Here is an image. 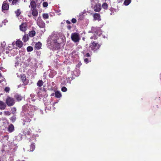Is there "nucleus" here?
I'll list each match as a JSON object with an SVG mask.
<instances>
[{"label":"nucleus","instance_id":"f257e3e1","mask_svg":"<svg viewBox=\"0 0 161 161\" xmlns=\"http://www.w3.org/2000/svg\"><path fill=\"white\" fill-rule=\"evenodd\" d=\"M101 44L95 41H92L90 45L89 48L94 52L97 51L100 47Z\"/></svg>","mask_w":161,"mask_h":161},{"label":"nucleus","instance_id":"f03ea898","mask_svg":"<svg viewBox=\"0 0 161 161\" xmlns=\"http://www.w3.org/2000/svg\"><path fill=\"white\" fill-rule=\"evenodd\" d=\"M15 103V100L13 97L8 96L6 99L5 103L8 107L13 106Z\"/></svg>","mask_w":161,"mask_h":161},{"label":"nucleus","instance_id":"7ed1b4c3","mask_svg":"<svg viewBox=\"0 0 161 161\" xmlns=\"http://www.w3.org/2000/svg\"><path fill=\"white\" fill-rule=\"evenodd\" d=\"M60 44L58 42L57 39L55 38L51 42V44L52 45L53 49L56 50L60 49Z\"/></svg>","mask_w":161,"mask_h":161},{"label":"nucleus","instance_id":"20e7f679","mask_svg":"<svg viewBox=\"0 0 161 161\" xmlns=\"http://www.w3.org/2000/svg\"><path fill=\"white\" fill-rule=\"evenodd\" d=\"M71 37L72 40L75 42H79L80 39L79 34L76 32L72 33Z\"/></svg>","mask_w":161,"mask_h":161},{"label":"nucleus","instance_id":"39448f33","mask_svg":"<svg viewBox=\"0 0 161 161\" xmlns=\"http://www.w3.org/2000/svg\"><path fill=\"white\" fill-rule=\"evenodd\" d=\"M19 28L20 31L25 32L27 29V24L26 23H23L19 25Z\"/></svg>","mask_w":161,"mask_h":161},{"label":"nucleus","instance_id":"423d86ee","mask_svg":"<svg viewBox=\"0 0 161 161\" xmlns=\"http://www.w3.org/2000/svg\"><path fill=\"white\" fill-rule=\"evenodd\" d=\"M9 8V5L8 3H7V1H4L3 2L2 7V10L3 12H5V11L8 10Z\"/></svg>","mask_w":161,"mask_h":161},{"label":"nucleus","instance_id":"0eeeda50","mask_svg":"<svg viewBox=\"0 0 161 161\" xmlns=\"http://www.w3.org/2000/svg\"><path fill=\"white\" fill-rule=\"evenodd\" d=\"M21 79L24 85H26L29 83V80L26 79V76L25 75H20Z\"/></svg>","mask_w":161,"mask_h":161},{"label":"nucleus","instance_id":"6e6552de","mask_svg":"<svg viewBox=\"0 0 161 161\" xmlns=\"http://www.w3.org/2000/svg\"><path fill=\"white\" fill-rule=\"evenodd\" d=\"M37 25L41 28H44L45 26V24L41 19L38 20L37 22Z\"/></svg>","mask_w":161,"mask_h":161},{"label":"nucleus","instance_id":"1a4fd4ad","mask_svg":"<svg viewBox=\"0 0 161 161\" xmlns=\"http://www.w3.org/2000/svg\"><path fill=\"white\" fill-rule=\"evenodd\" d=\"M32 11V15L33 16V18L35 20L36 19V17L38 15V11L36 9H31Z\"/></svg>","mask_w":161,"mask_h":161},{"label":"nucleus","instance_id":"9d476101","mask_svg":"<svg viewBox=\"0 0 161 161\" xmlns=\"http://www.w3.org/2000/svg\"><path fill=\"white\" fill-rule=\"evenodd\" d=\"M92 30L93 32L97 35L101 34V30L99 27H92Z\"/></svg>","mask_w":161,"mask_h":161},{"label":"nucleus","instance_id":"9b49d317","mask_svg":"<svg viewBox=\"0 0 161 161\" xmlns=\"http://www.w3.org/2000/svg\"><path fill=\"white\" fill-rule=\"evenodd\" d=\"M14 98L18 101H21L23 99V97L20 94L18 93H16L15 94L14 96Z\"/></svg>","mask_w":161,"mask_h":161},{"label":"nucleus","instance_id":"f8f14e48","mask_svg":"<svg viewBox=\"0 0 161 161\" xmlns=\"http://www.w3.org/2000/svg\"><path fill=\"white\" fill-rule=\"evenodd\" d=\"M36 2L34 0H31L30 2V5L31 7V9H36Z\"/></svg>","mask_w":161,"mask_h":161},{"label":"nucleus","instance_id":"ddd939ff","mask_svg":"<svg viewBox=\"0 0 161 161\" xmlns=\"http://www.w3.org/2000/svg\"><path fill=\"white\" fill-rule=\"evenodd\" d=\"M102 6L100 4H97L94 7V11L96 12H99L101 9Z\"/></svg>","mask_w":161,"mask_h":161},{"label":"nucleus","instance_id":"4468645a","mask_svg":"<svg viewBox=\"0 0 161 161\" xmlns=\"http://www.w3.org/2000/svg\"><path fill=\"white\" fill-rule=\"evenodd\" d=\"M6 103L2 101H0V109L1 110H4L6 107Z\"/></svg>","mask_w":161,"mask_h":161},{"label":"nucleus","instance_id":"2eb2a0df","mask_svg":"<svg viewBox=\"0 0 161 161\" xmlns=\"http://www.w3.org/2000/svg\"><path fill=\"white\" fill-rule=\"evenodd\" d=\"M14 126L12 124H10L8 126V131L11 133L13 132L14 130Z\"/></svg>","mask_w":161,"mask_h":161},{"label":"nucleus","instance_id":"dca6fc26","mask_svg":"<svg viewBox=\"0 0 161 161\" xmlns=\"http://www.w3.org/2000/svg\"><path fill=\"white\" fill-rule=\"evenodd\" d=\"M100 15L98 13H95L93 15V17L95 20L100 21L101 20L100 18Z\"/></svg>","mask_w":161,"mask_h":161},{"label":"nucleus","instance_id":"f3484780","mask_svg":"<svg viewBox=\"0 0 161 161\" xmlns=\"http://www.w3.org/2000/svg\"><path fill=\"white\" fill-rule=\"evenodd\" d=\"M16 46L19 48H21L23 46V42L21 41L17 40L16 42Z\"/></svg>","mask_w":161,"mask_h":161},{"label":"nucleus","instance_id":"a211bd4d","mask_svg":"<svg viewBox=\"0 0 161 161\" xmlns=\"http://www.w3.org/2000/svg\"><path fill=\"white\" fill-rule=\"evenodd\" d=\"M42 47V43L40 42H38L35 45V47L36 49L38 50L40 49Z\"/></svg>","mask_w":161,"mask_h":161},{"label":"nucleus","instance_id":"6ab92c4d","mask_svg":"<svg viewBox=\"0 0 161 161\" xmlns=\"http://www.w3.org/2000/svg\"><path fill=\"white\" fill-rule=\"evenodd\" d=\"M20 0H13L12 1L11 5L19 6V3Z\"/></svg>","mask_w":161,"mask_h":161},{"label":"nucleus","instance_id":"aec40b11","mask_svg":"<svg viewBox=\"0 0 161 161\" xmlns=\"http://www.w3.org/2000/svg\"><path fill=\"white\" fill-rule=\"evenodd\" d=\"M29 39V36L28 34L25 35L23 37L22 40L24 42H27Z\"/></svg>","mask_w":161,"mask_h":161},{"label":"nucleus","instance_id":"412c9836","mask_svg":"<svg viewBox=\"0 0 161 161\" xmlns=\"http://www.w3.org/2000/svg\"><path fill=\"white\" fill-rule=\"evenodd\" d=\"M36 31H35L32 30L30 31L29 32V36L30 37H33L36 35Z\"/></svg>","mask_w":161,"mask_h":161},{"label":"nucleus","instance_id":"4be33fe9","mask_svg":"<svg viewBox=\"0 0 161 161\" xmlns=\"http://www.w3.org/2000/svg\"><path fill=\"white\" fill-rule=\"evenodd\" d=\"M55 97L57 98H59L61 97V93L58 91H56L55 93Z\"/></svg>","mask_w":161,"mask_h":161},{"label":"nucleus","instance_id":"5701e85b","mask_svg":"<svg viewBox=\"0 0 161 161\" xmlns=\"http://www.w3.org/2000/svg\"><path fill=\"white\" fill-rule=\"evenodd\" d=\"M34 144V143H32L31 144V145L30 146V151L32 152L35 150V145Z\"/></svg>","mask_w":161,"mask_h":161},{"label":"nucleus","instance_id":"b1692460","mask_svg":"<svg viewBox=\"0 0 161 161\" xmlns=\"http://www.w3.org/2000/svg\"><path fill=\"white\" fill-rule=\"evenodd\" d=\"M15 14L17 17H18L21 14V11L20 9H17L16 11H15Z\"/></svg>","mask_w":161,"mask_h":161},{"label":"nucleus","instance_id":"393cba45","mask_svg":"<svg viewBox=\"0 0 161 161\" xmlns=\"http://www.w3.org/2000/svg\"><path fill=\"white\" fill-rule=\"evenodd\" d=\"M44 83L43 81L42 80L38 81L37 83V85L39 87H41Z\"/></svg>","mask_w":161,"mask_h":161},{"label":"nucleus","instance_id":"a878e982","mask_svg":"<svg viewBox=\"0 0 161 161\" xmlns=\"http://www.w3.org/2000/svg\"><path fill=\"white\" fill-rule=\"evenodd\" d=\"M9 119L13 123H14L16 121V117L15 115H13Z\"/></svg>","mask_w":161,"mask_h":161},{"label":"nucleus","instance_id":"bb28decb","mask_svg":"<svg viewBox=\"0 0 161 161\" xmlns=\"http://www.w3.org/2000/svg\"><path fill=\"white\" fill-rule=\"evenodd\" d=\"M108 7V4L106 3H103L102 5L103 8L105 9H107Z\"/></svg>","mask_w":161,"mask_h":161},{"label":"nucleus","instance_id":"cd10ccee","mask_svg":"<svg viewBox=\"0 0 161 161\" xmlns=\"http://www.w3.org/2000/svg\"><path fill=\"white\" fill-rule=\"evenodd\" d=\"M36 138L35 136H33L32 137L29 138V141L30 142H36Z\"/></svg>","mask_w":161,"mask_h":161},{"label":"nucleus","instance_id":"c85d7f7f","mask_svg":"<svg viewBox=\"0 0 161 161\" xmlns=\"http://www.w3.org/2000/svg\"><path fill=\"white\" fill-rule=\"evenodd\" d=\"M42 17L44 19H47L49 18V15L48 14L44 13L42 14Z\"/></svg>","mask_w":161,"mask_h":161},{"label":"nucleus","instance_id":"c756f323","mask_svg":"<svg viewBox=\"0 0 161 161\" xmlns=\"http://www.w3.org/2000/svg\"><path fill=\"white\" fill-rule=\"evenodd\" d=\"M4 114L5 116H9L11 114V113L9 111H4Z\"/></svg>","mask_w":161,"mask_h":161},{"label":"nucleus","instance_id":"7c9ffc66","mask_svg":"<svg viewBox=\"0 0 161 161\" xmlns=\"http://www.w3.org/2000/svg\"><path fill=\"white\" fill-rule=\"evenodd\" d=\"M131 2V0H125L124 2V4L125 5H128Z\"/></svg>","mask_w":161,"mask_h":161},{"label":"nucleus","instance_id":"2f4dec72","mask_svg":"<svg viewBox=\"0 0 161 161\" xmlns=\"http://www.w3.org/2000/svg\"><path fill=\"white\" fill-rule=\"evenodd\" d=\"M11 110L12 111V114H14L16 113V108L13 107L11 108Z\"/></svg>","mask_w":161,"mask_h":161},{"label":"nucleus","instance_id":"473e14b6","mask_svg":"<svg viewBox=\"0 0 161 161\" xmlns=\"http://www.w3.org/2000/svg\"><path fill=\"white\" fill-rule=\"evenodd\" d=\"M33 50V48L31 46H29L27 48V50L28 52H31Z\"/></svg>","mask_w":161,"mask_h":161},{"label":"nucleus","instance_id":"72a5a7b5","mask_svg":"<svg viewBox=\"0 0 161 161\" xmlns=\"http://www.w3.org/2000/svg\"><path fill=\"white\" fill-rule=\"evenodd\" d=\"M4 90L6 92L8 93L10 90V88L9 87H5Z\"/></svg>","mask_w":161,"mask_h":161},{"label":"nucleus","instance_id":"f704fd0d","mask_svg":"<svg viewBox=\"0 0 161 161\" xmlns=\"http://www.w3.org/2000/svg\"><path fill=\"white\" fill-rule=\"evenodd\" d=\"M31 121V119H30L29 118L26 117L25 120L24 121L25 122H30Z\"/></svg>","mask_w":161,"mask_h":161},{"label":"nucleus","instance_id":"c9c22d12","mask_svg":"<svg viewBox=\"0 0 161 161\" xmlns=\"http://www.w3.org/2000/svg\"><path fill=\"white\" fill-rule=\"evenodd\" d=\"M48 3L47 2H44L43 3L42 5L44 7H47L48 6Z\"/></svg>","mask_w":161,"mask_h":161},{"label":"nucleus","instance_id":"e433bc0d","mask_svg":"<svg viewBox=\"0 0 161 161\" xmlns=\"http://www.w3.org/2000/svg\"><path fill=\"white\" fill-rule=\"evenodd\" d=\"M61 90L62 92H65L67 91V89L66 87L64 86L62 88Z\"/></svg>","mask_w":161,"mask_h":161},{"label":"nucleus","instance_id":"4c0bfd02","mask_svg":"<svg viewBox=\"0 0 161 161\" xmlns=\"http://www.w3.org/2000/svg\"><path fill=\"white\" fill-rule=\"evenodd\" d=\"M31 132L29 130H27L26 132H25V135H29L31 134Z\"/></svg>","mask_w":161,"mask_h":161},{"label":"nucleus","instance_id":"58836bf2","mask_svg":"<svg viewBox=\"0 0 161 161\" xmlns=\"http://www.w3.org/2000/svg\"><path fill=\"white\" fill-rule=\"evenodd\" d=\"M76 20L75 18H73L71 20V22L73 23H75L76 22Z\"/></svg>","mask_w":161,"mask_h":161},{"label":"nucleus","instance_id":"ea45409f","mask_svg":"<svg viewBox=\"0 0 161 161\" xmlns=\"http://www.w3.org/2000/svg\"><path fill=\"white\" fill-rule=\"evenodd\" d=\"M85 62L87 63L89 62V60L88 58H86L84 59Z\"/></svg>","mask_w":161,"mask_h":161},{"label":"nucleus","instance_id":"a19ab883","mask_svg":"<svg viewBox=\"0 0 161 161\" xmlns=\"http://www.w3.org/2000/svg\"><path fill=\"white\" fill-rule=\"evenodd\" d=\"M3 81L6 82V80H5V78H4L3 79H2L0 80V83H3Z\"/></svg>","mask_w":161,"mask_h":161},{"label":"nucleus","instance_id":"79ce46f5","mask_svg":"<svg viewBox=\"0 0 161 161\" xmlns=\"http://www.w3.org/2000/svg\"><path fill=\"white\" fill-rule=\"evenodd\" d=\"M85 56L87 57H89L91 56L90 55L89 53H86Z\"/></svg>","mask_w":161,"mask_h":161},{"label":"nucleus","instance_id":"37998d69","mask_svg":"<svg viewBox=\"0 0 161 161\" xmlns=\"http://www.w3.org/2000/svg\"><path fill=\"white\" fill-rule=\"evenodd\" d=\"M90 38L91 39H93L95 40L97 39V38L96 37L94 36H92V37H91Z\"/></svg>","mask_w":161,"mask_h":161},{"label":"nucleus","instance_id":"c03bdc74","mask_svg":"<svg viewBox=\"0 0 161 161\" xmlns=\"http://www.w3.org/2000/svg\"><path fill=\"white\" fill-rule=\"evenodd\" d=\"M67 28L68 30H70L71 29L72 27L70 25H69L67 26Z\"/></svg>","mask_w":161,"mask_h":161},{"label":"nucleus","instance_id":"a18cd8bd","mask_svg":"<svg viewBox=\"0 0 161 161\" xmlns=\"http://www.w3.org/2000/svg\"><path fill=\"white\" fill-rule=\"evenodd\" d=\"M66 22V23L68 24H70L71 23L68 20H67Z\"/></svg>","mask_w":161,"mask_h":161},{"label":"nucleus","instance_id":"49530a36","mask_svg":"<svg viewBox=\"0 0 161 161\" xmlns=\"http://www.w3.org/2000/svg\"><path fill=\"white\" fill-rule=\"evenodd\" d=\"M54 95H55V93H52L51 94V96H54Z\"/></svg>","mask_w":161,"mask_h":161},{"label":"nucleus","instance_id":"de8ad7c7","mask_svg":"<svg viewBox=\"0 0 161 161\" xmlns=\"http://www.w3.org/2000/svg\"><path fill=\"white\" fill-rule=\"evenodd\" d=\"M114 9V8H111L110 9V10L111 11H112Z\"/></svg>","mask_w":161,"mask_h":161},{"label":"nucleus","instance_id":"09e8293b","mask_svg":"<svg viewBox=\"0 0 161 161\" xmlns=\"http://www.w3.org/2000/svg\"><path fill=\"white\" fill-rule=\"evenodd\" d=\"M3 114V113L2 112H0V115H2Z\"/></svg>","mask_w":161,"mask_h":161},{"label":"nucleus","instance_id":"8fccbe9b","mask_svg":"<svg viewBox=\"0 0 161 161\" xmlns=\"http://www.w3.org/2000/svg\"><path fill=\"white\" fill-rule=\"evenodd\" d=\"M9 2L11 1L12 0H8Z\"/></svg>","mask_w":161,"mask_h":161},{"label":"nucleus","instance_id":"3c124183","mask_svg":"<svg viewBox=\"0 0 161 161\" xmlns=\"http://www.w3.org/2000/svg\"><path fill=\"white\" fill-rule=\"evenodd\" d=\"M80 64V65L81 64V63H79V64Z\"/></svg>","mask_w":161,"mask_h":161},{"label":"nucleus","instance_id":"603ef678","mask_svg":"<svg viewBox=\"0 0 161 161\" xmlns=\"http://www.w3.org/2000/svg\"><path fill=\"white\" fill-rule=\"evenodd\" d=\"M25 123H23V125H25Z\"/></svg>","mask_w":161,"mask_h":161},{"label":"nucleus","instance_id":"864d4df0","mask_svg":"<svg viewBox=\"0 0 161 161\" xmlns=\"http://www.w3.org/2000/svg\"><path fill=\"white\" fill-rule=\"evenodd\" d=\"M6 53H8V52H6Z\"/></svg>","mask_w":161,"mask_h":161},{"label":"nucleus","instance_id":"5fc2aeb1","mask_svg":"<svg viewBox=\"0 0 161 161\" xmlns=\"http://www.w3.org/2000/svg\"><path fill=\"white\" fill-rule=\"evenodd\" d=\"M110 14H111V15H112V13H111Z\"/></svg>","mask_w":161,"mask_h":161}]
</instances>
